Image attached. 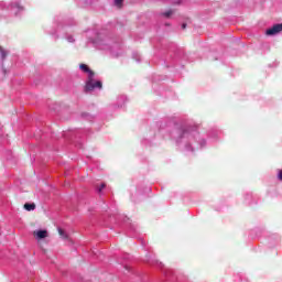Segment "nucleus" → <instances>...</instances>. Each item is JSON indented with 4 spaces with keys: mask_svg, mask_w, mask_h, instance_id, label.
<instances>
[{
    "mask_svg": "<svg viewBox=\"0 0 282 282\" xmlns=\"http://www.w3.org/2000/svg\"><path fill=\"white\" fill-rule=\"evenodd\" d=\"M278 178L282 182V170L279 171Z\"/></svg>",
    "mask_w": 282,
    "mask_h": 282,
    "instance_id": "nucleus-11",
    "label": "nucleus"
},
{
    "mask_svg": "<svg viewBox=\"0 0 282 282\" xmlns=\"http://www.w3.org/2000/svg\"><path fill=\"white\" fill-rule=\"evenodd\" d=\"M282 32V23L275 24L272 28L268 29L265 31L267 36H274L275 34H279Z\"/></svg>",
    "mask_w": 282,
    "mask_h": 282,
    "instance_id": "nucleus-2",
    "label": "nucleus"
},
{
    "mask_svg": "<svg viewBox=\"0 0 282 282\" xmlns=\"http://www.w3.org/2000/svg\"><path fill=\"white\" fill-rule=\"evenodd\" d=\"M107 187V184L102 183L99 187H98V193H102V189Z\"/></svg>",
    "mask_w": 282,
    "mask_h": 282,
    "instance_id": "nucleus-9",
    "label": "nucleus"
},
{
    "mask_svg": "<svg viewBox=\"0 0 282 282\" xmlns=\"http://www.w3.org/2000/svg\"><path fill=\"white\" fill-rule=\"evenodd\" d=\"M57 232L59 235V237H62V239H69V235H67V232L65 230H63V228H57Z\"/></svg>",
    "mask_w": 282,
    "mask_h": 282,
    "instance_id": "nucleus-5",
    "label": "nucleus"
},
{
    "mask_svg": "<svg viewBox=\"0 0 282 282\" xmlns=\"http://www.w3.org/2000/svg\"><path fill=\"white\" fill-rule=\"evenodd\" d=\"M183 30H186V23L182 24Z\"/></svg>",
    "mask_w": 282,
    "mask_h": 282,
    "instance_id": "nucleus-12",
    "label": "nucleus"
},
{
    "mask_svg": "<svg viewBox=\"0 0 282 282\" xmlns=\"http://www.w3.org/2000/svg\"><path fill=\"white\" fill-rule=\"evenodd\" d=\"M173 14V10L166 11L163 13V17H165L166 19H169V17H171Z\"/></svg>",
    "mask_w": 282,
    "mask_h": 282,
    "instance_id": "nucleus-8",
    "label": "nucleus"
},
{
    "mask_svg": "<svg viewBox=\"0 0 282 282\" xmlns=\"http://www.w3.org/2000/svg\"><path fill=\"white\" fill-rule=\"evenodd\" d=\"M79 68L86 74H88V76H91V74H94V70H90L87 64H80Z\"/></svg>",
    "mask_w": 282,
    "mask_h": 282,
    "instance_id": "nucleus-4",
    "label": "nucleus"
},
{
    "mask_svg": "<svg viewBox=\"0 0 282 282\" xmlns=\"http://www.w3.org/2000/svg\"><path fill=\"white\" fill-rule=\"evenodd\" d=\"M0 53H1L2 58H6V56H7L6 51L1 46H0Z\"/></svg>",
    "mask_w": 282,
    "mask_h": 282,
    "instance_id": "nucleus-10",
    "label": "nucleus"
},
{
    "mask_svg": "<svg viewBox=\"0 0 282 282\" xmlns=\"http://www.w3.org/2000/svg\"><path fill=\"white\" fill-rule=\"evenodd\" d=\"M94 76H96V73H90V75H88V80L86 82L85 85V91H94V89H102V82L94 80Z\"/></svg>",
    "mask_w": 282,
    "mask_h": 282,
    "instance_id": "nucleus-1",
    "label": "nucleus"
},
{
    "mask_svg": "<svg viewBox=\"0 0 282 282\" xmlns=\"http://www.w3.org/2000/svg\"><path fill=\"white\" fill-rule=\"evenodd\" d=\"M123 2L124 0H115V6H117V8H122Z\"/></svg>",
    "mask_w": 282,
    "mask_h": 282,
    "instance_id": "nucleus-7",
    "label": "nucleus"
},
{
    "mask_svg": "<svg viewBox=\"0 0 282 282\" xmlns=\"http://www.w3.org/2000/svg\"><path fill=\"white\" fill-rule=\"evenodd\" d=\"M33 236H35L36 239H46L47 230H35L33 231Z\"/></svg>",
    "mask_w": 282,
    "mask_h": 282,
    "instance_id": "nucleus-3",
    "label": "nucleus"
},
{
    "mask_svg": "<svg viewBox=\"0 0 282 282\" xmlns=\"http://www.w3.org/2000/svg\"><path fill=\"white\" fill-rule=\"evenodd\" d=\"M24 208L26 209V210H35L36 209V204H34V203H32V204H30V203H26V204H24Z\"/></svg>",
    "mask_w": 282,
    "mask_h": 282,
    "instance_id": "nucleus-6",
    "label": "nucleus"
}]
</instances>
